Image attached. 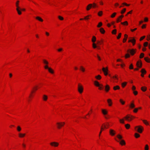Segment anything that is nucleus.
Here are the masks:
<instances>
[{"label": "nucleus", "mask_w": 150, "mask_h": 150, "mask_svg": "<svg viewBox=\"0 0 150 150\" xmlns=\"http://www.w3.org/2000/svg\"><path fill=\"white\" fill-rule=\"evenodd\" d=\"M35 18L40 21L42 22L43 21V20L40 17L37 16Z\"/></svg>", "instance_id": "f3484780"}, {"label": "nucleus", "mask_w": 150, "mask_h": 150, "mask_svg": "<svg viewBox=\"0 0 150 150\" xmlns=\"http://www.w3.org/2000/svg\"><path fill=\"white\" fill-rule=\"evenodd\" d=\"M117 30L116 29H114L112 30V34H115L116 33Z\"/></svg>", "instance_id": "a18cd8bd"}, {"label": "nucleus", "mask_w": 150, "mask_h": 150, "mask_svg": "<svg viewBox=\"0 0 150 150\" xmlns=\"http://www.w3.org/2000/svg\"><path fill=\"white\" fill-rule=\"evenodd\" d=\"M96 38L95 36H93L92 39V41L93 43L96 41Z\"/></svg>", "instance_id": "b1692460"}, {"label": "nucleus", "mask_w": 150, "mask_h": 150, "mask_svg": "<svg viewBox=\"0 0 150 150\" xmlns=\"http://www.w3.org/2000/svg\"><path fill=\"white\" fill-rule=\"evenodd\" d=\"M17 130L18 132L20 131L21 130V127L19 126H18L17 127Z\"/></svg>", "instance_id": "49530a36"}, {"label": "nucleus", "mask_w": 150, "mask_h": 150, "mask_svg": "<svg viewBox=\"0 0 150 150\" xmlns=\"http://www.w3.org/2000/svg\"><path fill=\"white\" fill-rule=\"evenodd\" d=\"M117 137L120 140H121L122 139V136L120 134H118L117 135Z\"/></svg>", "instance_id": "473e14b6"}, {"label": "nucleus", "mask_w": 150, "mask_h": 150, "mask_svg": "<svg viewBox=\"0 0 150 150\" xmlns=\"http://www.w3.org/2000/svg\"><path fill=\"white\" fill-rule=\"evenodd\" d=\"M80 69L83 72H84L85 71V69L83 66H80Z\"/></svg>", "instance_id": "393cba45"}, {"label": "nucleus", "mask_w": 150, "mask_h": 150, "mask_svg": "<svg viewBox=\"0 0 150 150\" xmlns=\"http://www.w3.org/2000/svg\"><path fill=\"white\" fill-rule=\"evenodd\" d=\"M120 122L121 123L124 124V120L123 119H120Z\"/></svg>", "instance_id": "de8ad7c7"}, {"label": "nucleus", "mask_w": 150, "mask_h": 150, "mask_svg": "<svg viewBox=\"0 0 150 150\" xmlns=\"http://www.w3.org/2000/svg\"><path fill=\"white\" fill-rule=\"evenodd\" d=\"M97 47V46L96 45V44L94 43H93V47L94 48H96Z\"/></svg>", "instance_id": "4c0bfd02"}, {"label": "nucleus", "mask_w": 150, "mask_h": 150, "mask_svg": "<svg viewBox=\"0 0 150 150\" xmlns=\"http://www.w3.org/2000/svg\"><path fill=\"white\" fill-rule=\"evenodd\" d=\"M96 6V4L95 3H93L92 4V6L93 8H95Z\"/></svg>", "instance_id": "bf43d9fd"}, {"label": "nucleus", "mask_w": 150, "mask_h": 150, "mask_svg": "<svg viewBox=\"0 0 150 150\" xmlns=\"http://www.w3.org/2000/svg\"><path fill=\"white\" fill-rule=\"evenodd\" d=\"M126 11V9L125 8H124L121 11V13L122 14H123Z\"/></svg>", "instance_id": "79ce46f5"}, {"label": "nucleus", "mask_w": 150, "mask_h": 150, "mask_svg": "<svg viewBox=\"0 0 150 150\" xmlns=\"http://www.w3.org/2000/svg\"><path fill=\"white\" fill-rule=\"evenodd\" d=\"M94 84H98H98H100L99 83H98V82L97 81H94Z\"/></svg>", "instance_id": "0e129e2a"}, {"label": "nucleus", "mask_w": 150, "mask_h": 150, "mask_svg": "<svg viewBox=\"0 0 150 150\" xmlns=\"http://www.w3.org/2000/svg\"><path fill=\"white\" fill-rule=\"evenodd\" d=\"M113 88L114 90H116L117 89H119L120 88V87L119 86H114Z\"/></svg>", "instance_id": "5701e85b"}, {"label": "nucleus", "mask_w": 150, "mask_h": 150, "mask_svg": "<svg viewBox=\"0 0 150 150\" xmlns=\"http://www.w3.org/2000/svg\"><path fill=\"white\" fill-rule=\"evenodd\" d=\"M107 102L109 106H111L112 105V101L111 99H108Z\"/></svg>", "instance_id": "dca6fc26"}, {"label": "nucleus", "mask_w": 150, "mask_h": 150, "mask_svg": "<svg viewBox=\"0 0 150 150\" xmlns=\"http://www.w3.org/2000/svg\"><path fill=\"white\" fill-rule=\"evenodd\" d=\"M148 44V43L147 42H146L144 43V45L145 47H146L147 46Z\"/></svg>", "instance_id": "4d7b16f0"}, {"label": "nucleus", "mask_w": 150, "mask_h": 150, "mask_svg": "<svg viewBox=\"0 0 150 150\" xmlns=\"http://www.w3.org/2000/svg\"><path fill=\"white\" fill-rule=\"evenodd\" d=\"M102 111L103 114L104 115H106L107 114V112L105 110L102 109Z\"/></svg>", "instance_id": "aec40b11"}, {"label": "nucleus", "mask_w": 150, "mask_h": 150, "mask_svg": "<svg viewBox=\"0 0 150 150\" xmlns=\"http://www.w3.org/2000/svg\"><path fill=\"white\" fill-rule=\"evenodd\" d=\"M43 98L44 100L46 101L47 99V97L46 95H44Z\"/></svg>", "instance_id": "a878e982"}, {"label": "nucleus", "mask_w": 150, "mask_h": 150, "mask_svg": "<svg viewBox=\"0 0 150 150\" xmlns=\"http://www.w3.org/2000/svg\"><path fill=\"white\" fill-rule=\"evenodd\" d=\"M78 91L80 93H81L83 92V87L81 85H78Z\"/></svg>", "instance_id": "0eeeda50"}, {"label": "nucleus", "mask_w": 150, "mask_h": 150, "mask_svg": "<svg viewBox=\"0 0 150 150\" xmlns=\"http://www.w3.org/2000/svg\"><path fill=\"white\" fill-rule=\"evenodd\" d=\"M92 4H88L86 10L87 11L89 10L92 7Z\"/></svg>", "instance_id": "2eb2a0df"}, {"label": "nucleus", "mask_w": 150, "mask_h": 150, "mask_svg": "<svg viewBox=\"0 0 150 150\" xmlns=\"http://www.w3.org/2000/svg\"><path fill=\"white\" fill-rule=\"evenodd\" d=\"M64 124V122H57V127L58 129H60L61 127L63 126Z\"/></svg>", "instance_id": "423d86ee"}, {"label": "nucleus", "mask_w": 150, "mask_h": 150, "mask_svg": "<svg viewBox=\"0 0 150 150\" xmlns=\"http://www.w3.org/2000/svg\"><path fill=\"white\" fill-rule=\"evenodd\" d=\"M122 19H121L120 18V17H119L117 19V22L118 23L119 22H120Z\"/></svg>", "instance_id": "f704fd0d"}, {"label": "nucleus", "mask_w": 150, "mask_h": 150, "mask_svg": "<svg viewBox=\"0 0 150 150\" xmlns=\"http://www.w3.org/2000/svg\"><path fill=\"white\" fill-rule=\"evenodd\" d=\"M137 67L139 68H141L142 66V63L141 62L138 61L136 64Z\"/></svg>", "instance_id": "9b49d317"}, {"label": "nucleus", "mask_w": 150, "mask_h": 150, "mask_svg": "<svg viewBox=\"0 0 150 150\" xmlns=\"http://www.w3.org/2000/svg\"><path fill=\"white\" fill-rule=\"evenodd\" d=\"M132 90L133 91L135 90L136 89V87L134 86H133L132 88Z\"/></svg>", "instance_id": "680f3d73"}, {"label": "nucleus", "mask_w": 150, "mask_h": 150, "mask_svg": "<svg viewBox=\"0 0 150 150\" xmlns=\"http://www.w3.org/2000/svg\"><path fill=\"white\" fill-rule=\"evenodd\" d=\"M130 57V55L129 54H125V57L126 58L129 57Z\"/></svg>", "instance_id": "5fc2aeb1"}, {"label": "nucleus", "mask_w": 150, "mask_h": 150, "mask_svg": "<svg viewBox=\"0 0 150 150\" xmlns=\"http://www.w3.org/2000/svg\"><path fill=\"white\" fill-rule=\"evenodd\" d=\"M102 11H100L98 13V15L99 16H101L102 15Z\"/></svg>", "instance_id": "58836bf2"}, {"label": "nucleus", "mask_w": 150, "mask_h": 150, "mask_svg": "<svg viewBox=\"0 0 150 150\" xmlns=\"http://www.w3.org/2000/svg\"><path fill=\"white\" fill-rule=\"evenodd\" d=\"M138 108H136L135 109H134V112H137V111H138Z\"/></svg>", "instance_id": "052dcab7"}, {"label": "nucleus", "mask_w": 150, "mask_h": 150, "mask_svg": "<svg viewBox=\"0 0 150 150\" xmlns=\"http://www.w3.org/2000/svg\"><path fill=\"white\" fill-rule=\"evenodd\" d=\"M110 133L111 135H114L115 134V131L113 129H110Z\"/></svg>", "instance_id": "ddd939ff"}, {"label": "nucleus", "mask_w": 150, "mask_h": 150, "mask_svg": "<svg viewBox=\"0 0 150 150\" xmlns=\"http://www.w3.org/2000/svg\"><path fill=\"white\" fill-rule=\"evenodd\" d=\"M125 38H124L123 40V42H125L126 40H127V37H128V35H127V34H125Z\"/></svg>", "instance_id": "6ab92c4d"}, {"label": "nucleus", "mask_w": 150, "mask_h": 150, "mask_svg": "<svg viewBox=\"0 0 150 150\" xmlns=\"http://www.w3.org/2000/svg\"><path fill=\"white\" fill-rule=\"evenodd\" d=\"M50 144L52 146L57 147L59 145V143L56 142H53L51 143Z\"/></svg>", "instance_id": "f8f14e48"}, {"label": "nucleus", "mask_w": 150, "mask_h": 150, "mask_svg": "<svg viewBox=\"0 0 150 150\" xmlns=\"http://www.w3.org/2000/svg\"><path fill=\"white\" fill-rule=\"evenodd\" d=\"M141 72L142 74H145L146 73V71L144 69H142L141 71Z\"/></svg>", "instance_id": "4be33fe9"}, {"label": "nucleus", "mask_w": 150, "mask_h": 150, "mask_svg": "<svg viewBox=\"0 0 150 150\" xmlns=\"http://www.w3.org/2000/svg\"><path fill=\"white\" fill-rule=\"evenodd\" d=\"M145 36H144L143 37H141L140 39V41H141L142 40H143L145 38Z\"/></svg>", "instance_id": "e2e57ef3"}, {"label": "nucleus", "mask_w": 150, "mask_h": 150, "mask_svg": "<svg viewBox=\"0 0 150 150\" xmlns=\"http://www.w3.org/2000/svg\"><path fill=\"white\" fill-rule=\"evenodd\" d=\"M116 140L118 142H120V144H121V145H125V141L123 140H121V141L120 142H119L117 140Z\"/></svg>", "instance_id": "4468645a"}, {"label": "nucleus", "mask_w": 150, "mask_h": 150, "mask_svg": "<svg viewBox=\"0 0 150 150\" xmlns=\"http://www.w3.org/2000/svg\"><path fill=\"white\" fill-rule=\"evenodd\" d=\"M146 87L143 86L141 88V90L143 91H146Z\"/></svg>", "instance_id": "7c9ffc66"}, {"label": "nucleus", "mask_w": 150, "mask_h": 150, "mask_svg": "<svg viewBox=\"0 0 150 150\" xmlns=\"http://www.w3.org/2000/svg\"><path fill=\"white\" fill-rule=\"evenodd\" d=\"M63 49L62 48H60L58 49L57 50L58 52H60Z\"/></svg>", "instance_id": "69168bd1"}, {"label": "nucleus", "mask_w": 150, "mask_h": 150, "mask_svg": "<svg viewBox=\"0 0 150 150\" xmlns=\"http://www.w3.org/2000/svg\"><path fill=\"white\" fill-rule=\"evenodd\" d=\"M129 68L130 69H133V65L132 64H130L129 67Z\"/></svg>", "instance_id": "864d4df0"}, {"label": "nucleus", "mask_w": 150, "mask_h": 150, "mask_svg": "<svg viewBox=\"0 0 150 150\" xmlns=\"http://www.w3.org/2000/svg\"><path fill=\"white\" fill-rule=\"evenodd\" d=\"M112 79L114 80H117L118 79V77L117 76H113L112 77Z\"/></svg>", "instance_id": "cd10ccee"}, {"label": "nucleus", "mask_w": 150, "mask_h": 150, "mask_svg": "<svg viewBox=\"0 0 150 150\" xmlns=\"http://www.w3.org/2000/svg\"><path fill=\"white\" fill-rule=\"evenodd\" d=\"M130 107L132 108H133L135 107V105L133 103H131L130 105Z\"/></svg>", "instance_id": "a19ab883"}, {"label": "nucleus", "mask_w": 150, "mask_h": 150, "mask_svg": "<svg viewBox=\"0 0 150 150\" xmlns=\"http://www.w3.org/2000/svg\"><path fill=\"white\" fill-rule=\"evenodd\" d=\"M143 122H144V123L146 125H149V123L148 122L146 121V120H142Z\"/></svg>", "instance_id": "72a5a7b5"}, {"label": "nucleus", "mask_w": 150, "mask_h": 150, "mask_svg": "<svg viewBox=\"0 0 150 150\" xmlns=\"http://www.w3.org/2000/svg\"><path fill=\"white\" fill-rule=\"evenodd\" d=\"M99 30L100 33L102 34H104L105 33V30L103 28H100V29Z\"/></svg>", "instance_id": "a211bd4d"}, {"label": "nucleus", "mask_w": 150, "mask_h": 150, "mask_svg": "<svg viewBox=\"0 0 150 150\" xmlns=\"http://www.w3.org/2000/svg\"><path fill=\"white\" fill-rule=\"evenodd\" d=\"M121 33H120L118 36L117 37V39H119L121 37Z\"/></svg>", "instance_id": "6e6d98bb"}, {"label": "nucleus", "mask_w": 150, "mask_h": 150, "mask_svg": "<svg viewBox=\"0 0 150 150\" xmlns=\"http://www.w3.org/2000/svg\"><path fill=\"white\" fill-rule=\"evenodd\" d=\"M97 87L99 89L101 90L105 89L106 91H108L110 89V87L108 85H106L105 86H104L103 85H96Z\"/></svg>", "instance_id": "f03ea898"}, {"label": "nucleus", "mask_w": 150, "mask_h": 150, "mask_svg": "<svg viewBox=\"0 0 150 150\" xmlns=\"http://www.w3.org/2000/svg\"><path fill=\"white\" fill-rule=\"evenodd\" d=\"M120 102L122 104V105H124L125 103V102L124 101H123L122 100L120 99Z\"/></svg>", "instance_id": "603ef678"}, {"label": "nucleus", "mask_w": 150, "mask_h": 150, "mask_svg": "<svg viewBox=\"0 0 150 150\" xmlns=\"http://www.w3.org/2000/svg\"><path fill=\"white\" fill-rule=\"evenodd\" d=\"M102 25V23L101 22H100L99 23L98 25H97V26L98 27L100 28Z\"/></svg>", "instance_id": "c9c22d12"}, {"label": "nucleus", "mask_w": 150, "mask_h": 150, "mask_svg": "<svg viewBox=\"0 0 150 150\" xmlns=\"http://www.w3.org/2000/svg\"><path fill=\"white\" fill-rule=\"evenodd\" d=\"M148 21V19L147 18H144V21L145 22H147Z\"/></svg>", "instance_id": "774afa93"}, {"label": "nucleus", "mask_w": 150, "mask_h": 150, "mask_svg": "<svg viewBox=\"0 0 150 150\" xmlns=\"http://www.w3.org/2000/svg\"><path fill=\"white\" fill-rule=\"evenodd\" d=\"M125 127L127 129H129L130 127V125L128 124H126L125 125Z\"/></svg>", "instance_id": "c756f323"}, {"label": "nucleus", "mask_w": 150, "mask_h": 150, "mask_svg": "<svg viewBox=\"0 0 150 150\" xmlns=\"http://www.w3.org/2000/svg\"><path fill=\"white\" fill-rule=\"evenodd\" d=\"M135 130L139 133H142L143 130V127L141 126H137L135 127Z\"/></svg>", "instance_id": "7ed1b4c3"}, {"label": "nucleus", "mask_w": 150, "mask_h": 150, "mask_svg": "<svg viewBox=\"0 0 150 150\" xmlns=\"http://www.w3.org/2000/svg\"><path fill=\"white\" fill-rule=\"evenodd\" d=\"M96 77L98 79H100L101 78V76L100 75H98Z\"/></svg>", "instance_id": "c03bdc74"}, {"label": "nucleus", "mask_w": 150, "mask_h": 150, "mask_svg": "<svg viewBox=\"0 0 150 150\" xmlns=\"http://www.w3.org/2000/svg\"><path fill=\"white\" fill-rule=\"evenodd\" d=\"M25 135V134H22V133H19V136L20 137H24Z\"/></svg>", "instance_id": "412c9836"}, {"label": "nucleus", "mask_w": 150, "mask_h": 150, "mask_svg": "<svg viewBox=\"0 0 150 150\" xmlns=\"http://www.w3.org/2000/svg\"><path fill=\"white\" fill-rule=\"evenodd\" d=\"M43 62L44 64L45 65L44 66V67L45 69H48V71L52 74L54 73L53 70L50 67H49L48 66V62L45 59H43Z\"/></svg>", "instance_id": "f257e3e1"}, {"label": "nucleus", "mask_w": 150, "mask_h": 150, "mask_svg": "<svg viewBox=\"0 0 150 150\" xmlns=\"http://www.w3.org/2000/svg\"><path fill=\"white\" fill-rule=\"evenodd\" d=\"M144 59L146 62H150V59L148 58V57H145Z\"/></svg>", "instance_id": "bb28decb"}, {"label": "nucleus", "mask_w": 150, "mask_h": 150, "mask_svg": "<svg viewBox=\"0 0 150 150\" xmlns=\"http://www.w3.org/2000/svg\"><path fill=\"white\" fill-rule=\"evenodd\" d=\"M149 149V147L148 145L147 144H146L145 145V147L144 148L145 150H148Z\"/></svg>", "instance_id": "e433bc0d"}, {"label": "nucleus", "mask_w": 150, "mask_h": 150, "mask_svg": "<svg viewBox=\"0 0 150 150\" xmlns=\"http://www.w3.org/2000/svg\"><path fill=\"white\" fill-rule=\"evenodd\" d=\"M38 87L37 86H35L33 88V89L34 91H35L38 89Z\"/></svg>", "instance_id": "13d9d810"}, {"label": "nucleus", "mask_w": 150, "mask_h": 150, "mask_svg": "<svg viewBox=\"0 0 150 150\" xmlns=\"http://www.w3.org/2000/svg\"><path fill=\"white\" fill-rule=\"evenodd\" d=\"M102 70L104 72V74L106 76L108 75V68L107 67H106V68L103 67L102 68Z\"/></svg>", "instance_id": "9d476101"}, {"label": "nucleus", "mask_w": 150, "mask_h": 150, "mask_svg": "<svg viewBox=\"0 0 150 150\" xmlns=\"http://www.w3.org/2000/svg\"><path fill=\"white\" fill-rule=\"evenodd\" d=\"M19 3V1H17V2L16 3V6L17 7L16 10L18 12V14L19 15H21V14L22 13H21V11L20 10V9H21V8L19 6H18Z\"/></svg>", "instance_id": "20e7f679"}, {"label": "nucleus", "mask_w": 150, "mask_h": 150, "mask_svg": "<svg viewBox=\"0 0 150 150\" xmlns=\"http://www.w3.org/2000/svg\"><path fill=\"white\" fill-rule=\"evenodd\" d=\"M121 24L124 25H127L128 24V23L127 21H125L124 22H121Z\"/></svg>", "instance_id": "c85d7f7f"}, {"label": "nucleus", "mask_w": 150, "mask_h": 150, "mask_svg": "<svg viewBox=\"0 0 150 150\" xmlns=\"http://www.w3.org/2000/svg\"><path fill=\"white\" fill-rule=\"evenodd\" d=\"M130 39L128 40V42H131L132 43L133 45H134L135 43L136 40L132 38H129Z\"/></svg>", "instance_id": "1a4fd4ad"}, {"label": "nucleus", "mask_w": 150, "mask_h": 150, "mask_svg": "<svg viewBox=\"0 0 150 150\" xmlns=\"http://www.w3.org/2000/svg\"><path fill=\"white\" fill-rule=\"evenodd\" d=\"M134 135L135 137L136 138L139 137L140 136V135L139 134L137 133H135Z\"/></svg>", "instance_id": "2f4dec72"}, {"label": "nucleus", "mask_w": 150, "mask_h": 150, "mask_svg": "<svg viewBox=\"0 0 150 150\" xmlns=\"http://www.w3.org/2000/svg\"><path fill=\"white\" fill-rule=\"evenodd\" d=\"M128 52H129L131 54L133 55L135 53V50L132 49V50H127Z\"/></svg>", "instance_id": "6e6552de"}, {"label": "nucleus", "mask_w": 150, "mask_h": 150, "mask_svg": "<svg viewBox=\"0 0 150 150\" xmlns=\"http://www.w3.org/2000/svg\"><path fill=\"white\" fill-rule=\"evenodd\" d=\"M116 14V13L115 12L114 13L111 15V17L113 18L115 17V16Z\"/></svg>", "instance_id": "37998d69"}, {"label": "nucleus", "mask_w": 150, "mask_h": 150, "mask_svg": "<svg viewBox=\"0 0 150 150\" xmlns=\"http://www.w3.org/2000/svg\"><path fill=\"white\" fill-rule=\"evenodd\" d=\"M103 39H101L100 41H98L97 42H98V43H100V44H101L103 43Z\"/></svg>", "instance_id": "8fccbe9b"}, {"label": "nucleus", "mask_w": 150, "mask_h": 150, "mask_svg": "<svg viewBox=\"0 0 150 150\" xmlns=\"http://www.w3.org/2000/svg\"><path fill=\"white\" fill-rule=\"evenodd\" d=\"M134 117L132 115H128L124 117V118L127 120L128 121H131L132 118H134Z\"/></svg>", "instance_id": "39448f33"}, {"label": "nucleus", "mask_w": 150, "mask_h": 150, "mask_svg": "<svg viewBox=\"0 0 150 150\" xmlns=\"http://www.w3.org/2000/svg\"><path fill=\"white\" fill-rule=\"evenodd\" d=\"M133 93L135 95H137L138 92L137 91L134 90L133 91Z\"/></svg>", "instance_id": "3c124183"}, {"label": "nucleus", "mask_w": 150, "mask_h": 150, "mask_svg": "<svg viewBox=\"0 0 150 150\" xmlns=\"http://www.w3.org/2000/svg\"><path fill=\"white\" fill-rule=\"evenodd\" d=\"M146 28V25L143 24L142 27V28Z\"/></svg>", "instance_id": "338daca9"}, {"label": "nucleus", "mask_w": 150, "mask_h": 150, "mask_svg": "<svg viewBox=\"0 0 150 150\" xmlns=\"http://www.w3.org/2000/svg\"><path fill=\"white\" fill-rule=\"evenodd\" d=\"M144 56V54L143 53H141L140 56V58H143Z\"/></svg>", "instance_id": "09e8293b"}, {"label": "nucleus", "mask_w": 150, "mask_h": 150, "mask_svg": "<svg viewBox=\"0 0 150 150\" xmlns=\"http://www.w3.org/2000/svg\"><path fill=\"white\" fill-rule=\"evenodd\" d=\"M58 18L61 21L64 20V18L61 16H58Z\"/></svg>", "instance_id": "ea45409f"}]
</instances>
